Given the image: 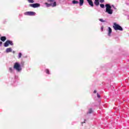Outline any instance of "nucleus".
Here are the masks:
<instances>
[{
    "label": "nucleus",
    "mask_w": 129,
    "mask_h": 129,
    "mask_svg": "<svg viewBox=\"0 0 129 129\" xmlns=\"http://www.w3.org/2000/svg\"><path fill=\"white\" fill-rule=\"evenodd\" d=\"M72 3L74 4V5H75L76 4H79L78 1H76L75 0L73 1Z\"/></svg>",
    "instance_id": "13"
},
{
    "label": "nucleus",
    "mask_w": 129,
    "mask_h": 129,
    "mask_svg": "<svg viewBox=\"0 0 129 129\" xmlns=\"http://www.w3.org/2000/svg\"><path fill=\"white\" fill-rule=\"evenodd\" d=\"M84 3V0H80V6H83V4Z\"/></svg>",
    "instance_id": "12"
},
{
    "label": "nucleus",
    "mask_w": 129,
    "mask_h": 129,
    "mask_svg": "<svg viewBox=\"0 0 129 129\" xmlns=\"http://www.w3.org/2000/svg\"><path fill=\"white\" fill-rule=\"evenodd\" d=\"M47 2H48L49 3H53V2H54V0H47Z\"/></svg>",
    "instance_id": "21"
},
{
    "label": "nucleus",
    "mask_w": 129,
    "mask_h": 129,
    "mask_svg": "<svg viewBox=\"0 0 129 129\" xmlns=\"http://www.w3.org/2000/svg\"><path fill=\"white\" fill-rule=\"evenodd\" d=\"M14 68L17 70V71H20L21 70V64L19 62H16L14 64Z\"/></svg>",
    "instance_id": "3"
},
{
    "label": "nucleus",
    "mask_w": 129,
    "mask_h": 129,
    "mask_svg": "<svg viewBox=\"0 0 129 129\" xmlns=\"http://www.w3.org/2000/svg\"><path fill=\"white\" fill-rule=\"evenodd\" d=\"M2 45H3V42L0 41V46H2Z\"/></svg>",
    "instance_id": "25"
},
{
    "label": "nucleus",
    "mask_w": 129,
    "mask_h": 129,
    "mask_svg": "<svg viewBox=\"0 0 129 129\" xmlns=\"http://www.w3.org/2000/svg\"><path fill=\"white\" fill-rule=\"evenodd\" d=\"M25 16H36V13L34 12H26L24 13Z\"/></svg>",
    "instance_id": "4"
},
{
    "label": "nucleus",
    "mask_w": 129,
    "mask_h": 129,
    "mask_svg": "<svg viewBox=\"0 0 129 129\" xmlns=\"http://www.w3.org/2000/svg\"><path fill=\"white\" fill-rule=\"evenodd\" d=\"M89 5L91 6V7H93V2H92V0H87Z\"/></svg>",
    "instance_id": "6"
},
{
    "label": "nucleus",
    "mask_w": 129,
    "mask_h": 129,
    "mask_svg": "<svg viewBox=\"0 0 129 129\" xmlns=\"http://www.w3.org/2000/svg\"><path fill=\"white\" fill-rule=\"evenodd\" d=\"M94 93H96V91H94Z\"/></svg>",
    "instance_id": "28"
},
{
    "label": "nucleus",
    "mask_w": 129,
    "mask_h": 129,
    "mask_svg": "<svg viewBox=\"0 0 129 129\" xmlns=\"http://www.w3.org/2000/svg\"><path fill=\"white\" fill-rule=\"evenodd\" d=\"M52 7H56V2H54Z\"/></svg>",
    "instance_id": "22"
},
{
    "label": "nucleus",
    "mask_w": 129,
    "mask_h": 129,
    "mask_svg": "<svg viewBox=\"0 0 129 129\" xmlns=\"http://www.w3.org/2000/svg\"><path fill=\"white\" fill-rule=\"evenodd\" d=\"M10 45L9 41H7L4 44L5 47H8Z\"/></svg>",
    "instance_id": "11"
},
{
    "label": "nucleus",
    "mask_w": 129,
    "mask_h": 129,
    "mask_svg": "<svg viewBox=\"0 0 129 129\" xmlns=\"http://www.w3.org/2000/svg\"><path fill=\"white\" fill-rule=\"evenodd\" d=\"M45 72L47 74H50V71H49V70H46Z\"/></svg>",
    "instance_id": "15"
},
{
    "label": "nucleus",
    "mask_w": 129,
    "mask_h": 129,
    "mask_svg": "<svg viewBox=\"0 0 129 129\" xmlns=\"http://www.w3.org/2000/svg\"><path fill=\"white\" fill-rule=\"evenodd\" d=\"M100 3H104V0H99Z\"/></svg>",
    "instance_id": "24"
},
{
    "label": "nucleus",
    "mask_w": 129,
    "mask_h": 129,
    "mask_svg": "<svg viewBox=\"0 0 129 129\" xmlns=\"http://www.w3.org/2000/svg\"><path fill=\"white\" fill-rule=\"evenodd\" d=\"M101 30H102V31H103V27H101Z\"/></svg>",
    "instance_id": "27"
},
{
    "label": "nucleus",
    "mask_w": 129,
    "mask_h": 129,
    "mask_svg": "<svg viewBox=\"0 0 129 129\" xmlns=\"http://www.w3.org/2000/svg\"><path fill=\"white\" fill-rule=\"evenodd\" d=\"M1 41H2V42H5V41L7 40V38L6 37V36H2L1 38Z\"/></svg>",
    "instance_id": "7"
},
{
    "label": "nucleus",
    "mask_w": 129,
    "mask_h": 129,
    "mask_svg": "<svg viewBox=\"0 0 129 129\" xmlns=\"http://www.w3.org/2000/svg\"><path fill=\"white\" fill-rule=\"evenodd\" d=\"M106 7V13L109 14V15H112V13H113V10L111 9V6L109 4H106L105 5Z\"/></svg>",
    "instance_id": "1"
},
{
    "label": "nucleus",
    "mask_w": 129,
    "mask_h": 129,
    "mask_svg": "<svg viewBox=\"0 0 129 129\" xmlns=\"http://www.w3.org/2000/svg\"><path fill=\"white\" fill-rule=\"evenodd\" d=\"M10 52H12V48H8L6 49V53H10Z\"/></svg>",
    "instance_id": "10"
},
{
    "label": "nucleus",
    "mask_w": 129,
    "mask_h": 129,
    "mask_svg": "<svg viewBox=\"0 0 129 129\" xmlns=\"http://www.w3.org/2000/svg\"><path fill=\"white\" fill-rule=\"evenodd\" d=\"M90 113H91V112H90Z\"/></svg>",
    "instance_id": "29"
},
{
    "label": "nucleus",
    "mask_w": 129,
    "mask_h": 129,
    "mask_svg": "<svg viewBox=\"0 0 129 129\" xmlns=\"http://www.w3.org/2000/svg\"><path fill=\"white\" fill-rule=\"evenodd\" d=\"M94 4L95 6H99V0H95Z\"/></svg>",
    "instance_id": "8"
},
{
    "label": "nucleus",
    "mask_w": 129,
    "mask_h": 129,
    "mask_svg": "<svg viewBox=\"0 0 129 129\" xmlns=\"http://www.w3.org/2000/svg\"><path fill=\"white\" fill-rule=\"evenodd\" d=\"M97 97L99 98L100 97V96L99 94H97Z\"/></svg>",
    "instance_id": "26"
},
{
    "label": "nucleus",
    "mask_w": 129,
    "mask_h": 129,
    "mask_svg": "<svg viewBox=\"0 0 129 129\" xmlns=\"http://www.w3.org/2000/svg\"><path fill=\"white\" fill-rule=\"evenodd\" d=\"M109 30H108V35L109 36H110L111 32H112V30L110 27H108Z\"/></svg>",
    "instance_id": "9"
},
{
    "label": "nucleus",
    "mask_w": 129,
    "mask_h": 129,
    "mask_svg": "<svg viewBox=\"0 0 129 129\" xmlns=\"http://www.w3.org/2000/svg\"><path fill=\"white\" fill-rule=\"evenodd\" d=\"M44 4L46 5V7L47 8L50 7V6H52V4H49L47 3H45Z\"/></svg>",
    "instance_id": "14"
},
{
    "label": "nucleus",
    "mask_w": 129,
    "mask_h": 129,
    "mask_svg": "<svg viewBox=\"0 0 129 129\" xmlns=\"http://www.w3.org/2000/svg\"><path fill=\"white\" fill-rule=\"evenodd\" d=\"M99 20L100 22H102V23L104 22V20L102 19H99Z\"/></svg>",
    "instance_id": "19"
},
{
    "label": "nucleus",
    "mask_w": 129,
    "mask_h": 129,
    "mask_svg": "<svg viewBox=\"0 0 129 129\" xmlns=\"http://www.w3.org/2000/svg\"><path fill=\"white\" fill-rule=\"evenodd\" d=\"M113 27L114 30H115L116 31L117 30H119V31H122V28L121 27V26H119L116 23H114Z\"/></svg>",
    "instance_id": "2"
},
{
    "label": "nucleus",
    "mask_w": 129,
    "mask_h": 129,
    "mask_svg": "<svg viewBox=\"0 0 129 129\" xmlns=\"http://www.w3.org/2000/svg\"><path fill=\"white\" fill-rule=\"evenodd\" d=\"M9 71H10V72H13V69L12 68H9Z\"/></svg>",
    "instance_id": "23"
},
{
    "label": "nucleus",
    "mask_w": 129,
    "mask_h": 129,
    "mask_svg": "<svg viewBox=\"0 0 129 129\" xmlns=\"http://www.w3.org/2000/svg\"><path fill=\"white\" fill-rule=\"evenodd\" d=\"M22 57V53L20 52L19 53V58H21Z\"/></svg>",
    "instance_id": "20"
},
{
    "label": "nucleus",
    "mask_w": 129,
    "mask_h": 129,
    "mask_svg": "<svg viewBox=\"0 0 129 129\" xmlns=\"http://www.w3.org/2000/svg\"><path fill=\"white\" fill-rule=\"evenodd\" d=\"M28 2L31 4H33V3H34V0H28Z\"/></svg>",
    "instance_id": "18"
},
{
    "label": "nucleus",
    "mask_w": 129,
    "mask_h": 129,
    "mask_svg": "<svg viewBox=\"0 0 129 129\" xmlns=\"http://www.w3.org/2000/svg\"><path fill=\"white\" fill-rule=\"evenodd\" d=\"M100 6L102 8H104V5L103 4H100Z\"/></svg>",
    "instance_id": "17"
},
{
    "label": "nucleus",
    "mask_w": 129,
    "mask_h": 129,
    "mask_svg": "<svg viewBox=\"0 0 129 129\" xmlns=\"http://www.w3.org/2000/svg\"><path fill=\"white\" fill-rule=\"evenodd\" d=\"M30 7H32V8H39V7H40V4L38 3L31 4Z\"/></svg>",
    "instance_id": "5"
},
{
    "label": "nucleus",
    "mask_w": 129,
    "mask_h": 129,
    "mask_svg": "<svg viewBox=\"0 0 129 129\" xmlns=\"http://www.w3.org/2000/svg\"><path fill=\"white\" fill-rule=\"evenodd\" d=\"M8 42H9V44H10V45H14V44L13 43V42H12V41H8Z\"/></svg>",
    "instance_id": "16"
}]
</instances>
